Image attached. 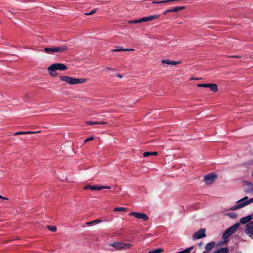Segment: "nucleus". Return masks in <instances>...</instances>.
Here are the masks:
<instances>
[{
    "mask_svg": "<svg viewBox=\"0 0 253 253\" xmlns=\"http://www.w3.org/2000/svg\"><path fill=\"white\" fill-rule=\"evenodd\" d=\"M67 69V67L62 63L52 64L47 68L49 74L53 77L57 75L56 70L65 71Z\"/></svg>",
    "mask_w": 253,
    "mask_h": 253,
    "instance_id": "obj_1",
    "label": "nucleus"
},
{
    "mask_svg": "<svg viewBox=\"0 0 253 253\" xmlns=\"http://www.w3.org/2000/svg\"><path fill=\"white\" fill-rule=\"evenodd\" d=\"M59 78L61 81L72 85L82 84L86 82V79L85 78L77 79L67 76H61Z\"/></svg>",
    "mask_w": 253,
    "mask_h": 253,
    "instance_id": "obj_2",
    "label": "nucleus"
},
{
    "mask_svg": "<svg viewBox=\"0 0 253 253\" xmlns=\"http://www.w3.org/2000/svg\"><path fill=\"white\" fill-rule=\"evenodd\" d=\"M253 202V198L248 200L247 196L245 197L244 198L238 201L237 204L231 208V210H236L242 208L246 205Z\"/></svg>",
    "mask_w": 253,
    "mask_h": 253,
    "instance_id": "obj_3",
    "label": "nucleus"
},
{
    "mask_svg": "<svg viewBox=\"0 0 253 253\" xmlns=\"http://www.w3.org/2000/svg\"><path fill=\"white\" fill-rule=\"evenodd\" d=\"M68 47L66 46L63 45L61 46H54L52 47H45L43 51L48 54H52L55 52L62 53L66 51Z\"/></svg>",
    "mask_w": 253,
    "mask_h": 253,
    "instance_id": "obj_4",
    "label": "nucleus"
},
{
    "mask_svg": "<svg viewBox=\"0 0 253 253\" xmlns=\"http://www.w3.org/2000/svg\"><path fill=\"white\" fill-rule=\"evenodd\" d=\"M240 226V223H237L227 229L222 235V239L224 240H228L229 236L234 233Z\"/></svg>",
    "mask_w": 253,
    "mask_h": 253,
    "instance_id": "obj_5",
    "label": "nucleus"
},
{
    "mask_svg": "<svg viewBox=\"0 0 253 253\" xmlns=\"http://www.w3.org/2000/svg\"><path fill=\"white\" fill-rule=\"evenodd\" d=\"M126 246V244L115 242L114 243L108 244L107 245V249L111 252H113L115 250L124 249Z\"/></svg>",
    "mask_w": 253,
    "mask_h": 253,
    "instance_id": "obj_6",
    "label": "nucleus"
},
{
    "mask_svg": "<svg viewBox=\"0 0 253 253\" xmlns=\"http://www.w3.org/2000/svg\"><path fill=\"white\" fill-rule=\"evenodd\" d=\"M217 178V175L214 172L210 173L204 176V181L206 185H210Z\"/></svg>",
    "mask_w": 253,
    "mask_h": 253,
    "instance_id": "obj_7",
    "label": "nucleus"
},
{
    "mask_svg": "<svg viewBox=\"0 0 253 253\" xmlns=\"http://www.w3.org/2000/svg\"><path fill=\"white\" fill-rule=\"evenodd\" d=\"M245 232L247 235L253 239V221L247 223L245 228Z\"/></svg>",
    "mask_w": 253,
    "mask_h": 253,
    "instance_id": "obj_8",
    "label": "nucleus"
},
{
    "mask_svg": "<svg viewBox=\"0 0 253 253\" xmlns=\"http://www.w3.org/2000/svg\"><path fill=\"white\" fill-rule=\"evenodd\" d=\"M110 187L107 186H99L97 185H86L84 187V189L87 190V189H90L92 191H95V190H101L104 189H110Z\"/></svg>",
    "mask_w": 253,
    "mask_h": 253,
    "instance_id": "obj_9",
    "label": "nucleus"
},
{
    "mask_svg": "<svg viewBox=\"0 0 253 253\" xmlns=\"http://www.w3.org/2000/svg\"><path fill=\"white\" fill-rule=\"evenodd\" d=\"M206 229L201 228L197 232H195L192 236V238L193 240H196L197 239H200L202 238L205 237L206 236V234L205 233Z\"/></svg>",
    "mask_w": 253,
    "mask_h": 253,
    "instance_id": "obj_10",
    "label": "nucleus"
},
{
    "mask_svg": "<svg viewBox=\"0 0 253 253\" xmlns=\"http://www.w3.org/2000/svg\"><path fill=\"white\" fill-rule=\"evenodd\" d=\"M129 215L134 216L135 217L138 219H142L144 221H147L149 217L146 214L144 213H140L138 212H131L129 213Z\"/></svg>",
    "mask_w": 253,
    "mask_h": 253,
    "instance_id": "obj_11",
    "label": "nucleus"
},
{
    "mask_svg": "<svg viewBox=\"0 0 253 253\" xmlns=\"http://www.w3.org/2000/svg\"><path fill=\"white\" fill-rule=\"evenodd\" d=\"M215 243L214 241L207 244L205 248V251L203 253H209L215 247Z\"/></svg>",
    "mask_w": 253,
    "mask_h": 253,
    "instance_id": "obj_12",
    "label": "nucleus"
},
{
    "mask_svg": "<svg viewBox=\"0 0 253 253\" xmlns=\"http://www.w3.org/2000/svg\"><path fill=\"white\" fill-rule=\"evenodd\" d=\"M159 17H160L159 15H151V16H147V17H144L141 18L140 21H142L143 22L151 21L154 19H158Z\"/></svg>",
    "mask_w": 253,
    "mask_h": 253,
    "instance_id": "obj_13",
    "label": "nucleus"
},
{
    "mask_svg": "<svg viewBox=\"0 0 253 253\" xmlns=\"http://www.w3.org/2000/svg\"><path fill=\"white\" fill-rule=\"evenodd\" d=\"M253 216L251 215H248L246 217H243L240 219V222L241 224H246L248 223L251 222V220L252 219Z\"/></svg>",
    "mask_w": 253,
    "mask_h": 253,
    "instance_id": "obj_14",
    "label": "nucleus"
},
{
    "mask_svg": "<svg viewBox=\"0 0 253 253\" xmlns=\"http://www.w3.org/2000/svg\"><path fill=\"white\" fill-rule=\"evenodd\" d=\"M86 124L88 125H95V124L104 125V124H107V122L103 121H94V122L89 121H86Z\"/></svg>",
    "mask_w": 253,
    "mask_h": 253,
    "instance_id": "obj_15",
    "label": "nucleus"
},
{
    "mask_svg": "<svg viewBox=\"0 0 253 253\" xmlns=\"http://www.w3.org/2000/svg\"><path fill=\"white\" fill-rule=\"evenodd\" d=\"M229 249L227 247L222 248L215 251L213 253H228Z\"/></svg>",
    "mask_w": 253,
    "mask_h": 253,
    "instance_id": "obj_16",
    "label": "nucleus"
},
{
    "mask_svg": "<svg viewBox=\"0 0 253 253\" xmlns=\"http://www.w3.org/2000/svg\"><path fill=\"white\" fill-rule=\"evenodd\" d=\"M209 88L213 92H216L218 90V87L216 84H210Z\"/></svg>",
    "mask_w": 253,
    "mask_h": 253,
    "instance_id": "obj_17",
    "label": "nucleus"
},
{
    "mask_svg": "<svg viewBox=\"0 0 253 253\" xmlns=\"http://www.w3.org/2000/svg\"><path fill=\"white\" fill-rule=\"evenodd\" d=\"M113 52H119L122 51H126V48H124L122 46H116V48L111 50Z\"/></svg>",
    "mask_w": 253,
    "mask_h": 253,
    "instance_id": "obj_18",
    "label": "nucleus"
},
{
    "mask_svg": "<svg viewBox=\"0 0 253 253\" xmlns=\"http://www.w3.org/2000/svg\"><path fill=\"white\" fill-rule=\"evenodd\" d=\"M194 249V247L192 246L189 248H187L183 251L177 252L176 253H189L191 251H192Z\"/></svg>",
    "mask_w": 253,
    "mask_h": 253,
    "instance_id": "obj_19",
    "label": "nucleus"
},
{
    "mask_svg": "<svg viewBox=\"0 0 253 253\" xmlns=\"http://www.w3.org/2000/svg\"><path fill=\"white\" fill-rule=\"evenodd\" d=\"M184 6H177L174 8L171 9V11H172V12H177L181 10L184 9Z\"/></svg>",
    "mask_w": 253,
    "mask_h": 253,
    "instance_id": "obj_20",
    "label": "nucleus"
},
{
    "mask_svg": "<svg viewBox=\"0 0 253 253\" xmlns=\"http://www.w3.org/2000/svg\"><path fill=\"white\" fill-rule=\"evenodd\" d=\"M247 185L248 187V189L246 191L249 192H253V184L251 182H247Z\"/></svg>",
    "mask_w": 253,
    "mask_h": 253,
    "instance_id": "obj_21",
    "label": "nucleus"
},
{
    "mask_svg": "<svg viewBox=\"0 0 253 253\" xmlns=\"http://www.w3.org/2000/svg\"><path fill=\"white\" fill-rule=\"evenodd\" d=\"M126 210V209L124 207H119L115 208L113 210V211L114 212H118V211H125Z\"/></svg>",
    "mask_w": 253,
    "mask_h": 253,
    "instance_id": "obj_22",
    "label": "nucleus"
},
{
    "mask_svg": "<svg viewBox=\"0 0 253 253\" xmlns=\"http://www.w3.org/2000/svg\"><path fill=\"white\" fill-rule=\"evenodd\" d=\"M164 250L162 249H157L153 251H149L148 253H160Z\"/></svg>",
    "mask_w": 253,
    "mask_h": 253,
    "instance_id": "obj_23",
    "label": "nucleus"
},
{
    "mask_svg": "<svg viewBox=\"0 0 253 253\" xmlns=\"http://www.w3.org/2000/svg\"><path fill=\"white\" fill-rule=\"evenodd\" d=\"M47 228L51 231L55 232L56 231L57 228L55 226H48Z\"/></svg>",
    "mask_w": 253,
    "mask_h": 253,
    "instance_id": "obj_24",
    "label": "nucleus"
},
{
    "mask_svg": "<svg viewBox=\"0 0 253 253\" xmlns=\"http://www.w3.org/2000/svg\"><path fill=\"white\" fill-rule=\"evenodd\" d=\"M140 20H141V18L139 19H138V20L129 21L128 23L130 24H135V23L143 22L142 21H141Z\"/></svg>",
    "mask_w": 253,
    "mask_h": 253,
    "instance_id": "obj_25",
    "label": "nucleus"
},
{
    "mask_svg": "<svg viewBox=\"0 0 253 253\" xmlns=\"http://www.w3.org/2000/svg\"><path fill=\"white\" fill-rule=\"evenodd\" d=\"M210 85V84H198L197 86L198 87H209Z\"/></svg>",
    "mask_w": 253,
    "mask_h": 253,
    "instance_id": "obj_26",
    "label": "nucleus"
},
{
    "mask_svg": "<svg viewBox=\"0 0 253 253\" xmlns=\"http://www.w3.org/2000/svg\"><path fill=\"white\" fill-rule=\"evenodd\" d=\"M143 155L144 157H148L150 156H151V152H144Z\"/></svg>",
    "mask_w": 253,
    "mask_h": 253,
    "instance_id": "obj_27",
    "label": "nucleus"
},
{
    "mask_svg": "<svg viewBox=\"0 0 253 253\" xmlns=\"http://www.w3.org/2000/svg\"><path fill=\"white\" fill-rule=\"evenodd\" d=\"M162 62L163 63H165V64H168V65H170V61L168 60V59L162 60Z\"/></svg>",
    "mask_w": 253,
    "mask_h": 253,
    "instance_id": "obj_28",
    "label": "nucleus"
},
{
    "mask_svg": "<svg viewBox=\"0 0 253 253\" xmlns=\"http://www.w3.org/2000/svg\"><path fill=\"white\" fill-rule=\"evenodd\" d=\"M94 139V137H92V136H90L89 137H88V138L86 139L84 141V143H86V142L87 141H91V140H92Z\"/></svg>",
    "mask_w": 253,
    "mask_h": 253,
    "instance_id": "obj_29",
    "label": "nucleus"
},
{
    "mask_svg": "<svg viewBox=\"0 0 253 253\" xmlns=\"http://www.w3.org/2000/svg\"><path fill=\"white\" fill-rule=\"evenodd\" d=\"M101 222V220L99 219H96V220H93V221H92V224H97V223H100Z\"/></svg>",
    "mask_w": 253,
    "mask_h": 253,
    "instance_id": "obj_30",
    "label": "nucleus"
},
{
    "mask_svg": "<svg viewBox=\"0 0 253 253\" xmlns=\"http://www.w3.org/2000/svg\"><path fill=\"white\" fill-rule=\"evenodd\" d=\"M24 134V131H18L14 134V135Z\"/></svg>",
    "mask_w": 253,
    "mask_h": 253,
    "instance_id": "obj_31",
    "label": "nucleus"
},
{
    "mask_svg": "<svg viewBox=\"0 0 253 253\" xmlns=\"http://www.w3.org/2000/svg\"><path fill=\"white\" fill-rule=\"evenodd\" d=\"M179 63H180L179 62L170 61V65H177V64H179Z\"/></svg>",
    "mask_w": 253,
    "mask_h": 253,
    "instance_id": "obj_32",
    "label": "nucleus"
},
{
    "mask_svg": "<svg viewBox=\"0 0 253 253\" xmlns=\"http://www.w3.org/2000/svg\"><path fill=\"white\" fill-rule=\"evenodd\" d=\"M37 132H38L27 131H24V134H32V133H37Z\"/></svg>",
    "mask_w": 253,
    "mask_h": 253,
    "instance_id": "obj_33",
    "label": "nucleus"
},
{
    "mask_svg": "<svg viewBox=\"0 0 253 253\" xmlns=\"http://www.w3.org/2000/svg\"><path fill=\"white\" fill-rule=\"evenodd\" d=\"M172 12V11H171V9H168V10H167L163 12V14L164 15H166L167 13H169V12Z\"/></svg>",
    "mask_w": 253,
    "mask_h": 253,
    "instance_id": "obj_34",
    "label": "nucleus"
},
{
    "mask_svg": "<svg viewBox=\"0 0 253 253\" xmlns=\"http://www.w3.org/2000/svg\"><path fill=\"white\" fill-rule=\"evenodd\" d=\"M229 58H240L241 56L239 55H230L228 56Z\"/></svg>",
    "mask_w": 253,
    "mask_h": 253,
    "instance_id": "obj_35",
    "label": "nucleus"
},
{
    "mask_svg": "<svg viewBox=\"0 0 253 253\" xmlns=\"http://www.w3.org/2000/svg\"><path fill=\"white\" fill-rule=\"evenodd\" d=\"M96 9H93L89 12L90 15L94 14L96 12Z\"/></svg>",
    "mask_w": 253,
    "mask_h": 253,
    "instance_id": "obj_36",
    "label": "nucleus"
},
{
    "mask_svg": "<svg viewBox=\"0 0 253 253\" xmlns=\"http://www.w3.org/2000/svg\"><path fill=\"white\" fill-rule=\"evenodd\" d=\"M158 155V153L157 152H151V155Z\"/></svg>",
    "mask_w": 253,
    "mask_h": 253,
    "instance_id": "obj_37",
    "label": "nucleus"
},
{
    "mask_svg": "<svg viewBox=\"0 0 253 253\" xmlns=\"http://www.w3.org/2000/svg\"><path fill=\"white\" fill-rule=\"evenodd\" d=\"M117 77H119L120 78H123V76L121 75H120V74H118L117 75Z\"/></svg>",
    "mask_w": 253,
    "mask_h": 253,
    "instance_id": "obj_38",
    "label": "nucleus"
},
{
    "mask_svg": "<svg viewBox=\"0 0 253 253\" xmlns=\"http://www.w3.org/2000/svg\"><path fill=\"white\" fill-rule=\"evenodd\" d=\"M0 199H4V200L7 199V198H6L5 197H2L1 195H0Z\"/></svg>",
    "mask_w": 253,
    "mask_h": 253,
    "instance_id": "obj_39",
    "label": "nucleus"
},
{
    "mask_svg": "<svg viewBox=\"0 0 253 253\" xmlns=\"http://www.w3.org/2000/svg\"><path fill=\"white\" fill-rule=\"evenodd\" d=\"M86 224L88 225H91L92 224V221L91 222H86Z\"/></svg>",
    "mask_w": 253,
    "mask_h": 253,
    "instance_id": "obj_40",
    "label": "nucleus"
},
{
    "mask_svg": "<svg viewBox=\"0 0 253 253\" xmlns=\"http://www.w3.org/2000/svg\"><path fill=\"white\" fill-rule=\"evenodd\" d=\"M131 246V245L130 244L127 243V249L130 248Z\"/></svg>",
    "mask_w": 253,
    "mask_h": 253,
    "instance_id": "obj_41",
    "label": "nucleus"
},
{
    "mask_svg": "<svg viewBox=\"0 0 253 253\" xmlns=\"http://www.w3.org/2000/svg\"><path fill=\"white\" fill-rule=\"evenodd\" d=\"M203 244V243L201 242H200V243H199L198 244V246L200 247V246H201Z\"/></svg>",
    "mask_w": 253,
    "mask_h": 253,
    "instance_id": "obj_42",
    "label": "nucleus"
},
{
    "mask_svg": "<svg viewBox=\"0 0 253 253\" xmlns=\"http://www.w3.org/2000/svg\"><path fill=\"white\" fill-rule=\"evenodd\" d=\"M84 15H90V14L89 13V12H85V13H84Z\"/></svg>",
    "mask_w": 253,
    "mask_h": 253,
    "instance_id": "obj_43",
    "label": "nucleus"
},
{
    "mask_svg": "<svg viewBox=\"0 0 253 253\" xmlns=\"http://www.w3.org/2000/svg\"><path fill=\"white\" fill-rule=\"evenodd\" d=\"M107 69H108V70H114L113 69H112L111 68H110V67H107Z\"/></svg>",
    "mask_w": 253,
    "mask_h": 253,
    "instance_id": "obj_44",
    "label": "nucleus"
},
{
    "mask_svg": "<svg viewBox=\"0 0 253 253\" xmlns=\"http://www.w3.org/2000/svg\"><path fill=\"white\" fill-rule=\"evenodd\" d=\"M132 50H133V49H132L127 48V51H132Z\"/></svg>",
    "mask_w": 253,
    "mask_h": 253,
    "instance_id": "obj_45",
    "label": "nucleus"
},
{
    "mask_svg": "<svg viewBox=\"0 0 253 253\" xmlns=\"http://www.w3.org/2000/svg\"><path fill=\"white\" fill-rule=\"evenodd\" d=\"M251 215L253 216L252 219H253V213Z\"/></svg>",
    "mask_w": 253,
    "mask_h": 253,
    "instance_id": "obj_46",
    "label": "nucleus"
},
{
    "mask_svg": "<svg viewBox=\"0 0 253 253\" xmlns=\"http://www.w3.org/2000/svg\"><path fill=\"white\" fill-rule=\"evenodd\" d=\"M252 176L253 177V172L252 174Z\"/></svg>",
    "mask_w": 253,
    "mask_h": 253,
    "instance_id": "obj_47",
    "label": "nucleus"
}]
</instances>
